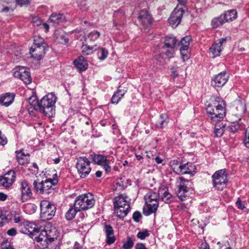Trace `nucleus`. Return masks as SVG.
Masks as SVG:
<instances>
[{
	"label": "nucleus",
	"instance_id": "5701e85b",
	"mask_svg": "<svg viewBox=\"0 0 249 249\" xmlns=\"http://www.w3.org/2000/svg\"><path fill=\"white\" fill-rule=\"evenodd\" d=\"M126 195L122 194L115 197L113 199V207H127L130 206V203L126 199Z\"/></svg>",
	"mask_w": 249,
	"mask_h": 249
},
{
	"label": "nucleus",
	"instance_id": "423d86ee",
	"mask_svg": "<svg viewBox=\"0 0 249 249\" xmlns=\"http://www.w3.org/2000/svg\"><path fill=\"white\" fill-rule=\"evenodd\" d=\"M95 203V200L91 194H82L75 198L73 204L74 207L79 211H86L91 208Z\"/></svg>",
	"mask_w": 249,
	"mask_h": 249
},
{
	"label": "nucleus",
	"instance_id": "ddd939ff",
	"mask_svg": "<svg viewBox=\"0 0 249 249\" xmlns=\"http://www.w3.org/2000/svg\"><path fill=\"white\" fill-rule=\"evenodd\" d=\"M48 48V45L31 47L30 53L31 57L36 60L39 61L45 56Z\"/></svg>",
	"mask_w": 249,
	"mask_h": 249
},
{
	"label": "nucleus",
	"instance_id": "09e8293b",
	"mask_svg": "<svg viewBox=\"0 0 249 249\" xmlns=\"http://www.w3.org/2000/svg\"><path fill=\"white\" fill-rule=\"evenodd\" d=\"M134 241L130 236H127L126 240L123 242V249H131L134 246Z\"/></svg>",
	"mask_w": 249,
	"mask_h": 249
},
{
	"label": "nucleus",
	"instance_id": "cd10ccee",
	"mask_svg": "<svg viewBox=\"0 0 249 249\" xmlns=\"http://www.w3.org/2000/svg\"><path fill=\"white\" fill-rule=\"evenodd\" d=\"M17 160L20 165H26L29 163L30 161V154H26L23 152V149L17 151Z\"/></svg>",
	"mask_w": 249,
	"mask_h": 249
},
{
	"label": "nucleus",
	"instance_id": "c85d7f7f",
	"mask_svg": "<svg viewBox=\"0 0 249 249\" xmlns=\"http://www.w3.org/2000/svg\"><path fill=\"white\" fill-rule=\"evenodd\" d=\"M114 213L116 216L120 219H123L125 216H126L130 210V206L124 207H123L121 208L120 207H113Z\"/></svg>",
	"mask_w": 249,
	"mask_h": 249
},
{
	"label": "nucleus",
	"instance_id": "774afa93",
	"mask_svg": "<svg viewBox=\"0 0 249 249\" xmlns=\"http://www.w3.org/2000/svg\"><path fill=\"white\" fill-rule=\"evenodd\" d=\"M135 248V249H147L145 244L142 243H139L136 244Z\"/></svg>",
	"mask_w": 249,
	"mask_h": 249
},
{
	"label": "nucleus",
	"instance_id": "a19ab883",
	"mask_svg": "<svg viewBox=\"0 0 249 249\" xmlns=\"http://www.w3.org/2000/svg\"><path fill=\"white\" fill-rule=\"evenodd\" d=\"M81 48L83 54L89 55L91 54L95 51L97 50V45L95 44L94 46H90L88 44H84L83 43Z\"/></svg>",
	"mask_w": 249,
	"mask_h": 249
},
{
	"label": "nucleus",
	"instance_id": "680f3d73",
	"mask_svg": "<svg viewBox=\"0 0 249 249\" xmlns=\"http://www.w3.org/2000/svg\"><path fill=\"white\" fill-rule=\"evenodd\" d=\"M43 21L37 17L33 18L32 23L34 26H38L42 24Z\"/></svg>",
	"mask_w": 249,
	"mask_h": 249
},
{
	"label": "nucleus",
	"instance_id": "338daca9",
	"mask_svg": "<svg viewBox=\"0 0 249 249\" xmlns=\"http://www.w3.org/2000/svg\"><path fill=\"white\" fill-rule=\"evenodd\" d=\"M180 54L181 55V57L184 61L185 60H187L189 58L188 52L187 51H182V52H180Z\"/></svg>",
	"mask_w": 249,
	"mask_h": 249
},
{
	"label": "nucleus",
	"instance_id": "f8f14e48",
	"mask_svg": "<svg viewBox=\"0 0 249 249\" xmlns=\"http://www.w3.org/2000/svg\"><path fill=\"white\" fill-rule=\"evenodd\" d=\"M184 13V10L183 8H175L168 19L170 25L172 27H177L181 22Z\"/></svg>",
	"mask_w": 249,
	"mask_h": 249
},
{
	"label": "nucleus",
	"instance_id": "de8ad7c7",
	"mask_svg": "<svg viewBox=\"0 0 249 249\" xmlns=\"http://www.w3.org/2000/svg\"><path fill=\"white\" fill-rule=\"evenodd\" d=\"M100 36V32H98L97 31H93L88 35L85 41H94L97 40Z\"/></svg>",
	"mask_w": 249,
	"mask_h": 249
},
{
	"label": "nucleus",
	"instance_id": "c03bdc74",
	"mask_svg": "<svg viewBox=\"0 0 249 249\" xmlns=\"http://www.w3.org/2000/svg\"><path fill=\"white\" fill-rule=\"evenodd\" d=\"M37 208V207L35 204L31 203H28L25 204L24 211L26 213L31 214L36 212Z\"/></svg>",
	"mask_w": 249,
	"mask_h": 249
},
{
	"label": "nucleus",
	"instance_id": "e433bc0d",
	"mask_svg": "<svg viewBox=\"0 0 249 249\" xmlns=\"http://www.w3.org/2000/svg\"><path fill=\"white\" fill-rule=\"evenodd\" d=\"M192 40L190 36H185L183 37L178 42V45L180 46V52L182 51H187Z\"/></svg>",
	"mask_w": 249,
	"mask_h": 249
},
{
	"label": "nucleus",
	"instance_id": "412c9836",
	"mask_svg": "<svg viewBox=\"0 0 249 249\" xmlns=\"http://www.w3.org/2000/svg\"><path fill=\"white\" fill-rule=\"evenodd\" d=\"M194 166L192 163H183L180 162L179 165L178 174H190L193 176L196 173L194 171Z\"/></svg>",
	"mask_w": 249,
	"mask_h": 249
},
{
	"label": "nucleus",
	"instance_id": "0eeeda50",
	"mask_svg": "<svg viewBox=\"0 0 249 249\" xmlns=\"http://www.w3.org/2000/svg\"><path fill=\"white\" fill-rule=\"evenodd\" d=\"M40 217L42 221L52 219L55 214L56 207L55 205L46 200H43L40 203Z\"/></svg>",
	"mask_w": 249,
	"mask_h": 249
},
{
	"label": "nucleus",
	"instance_id": "8fccbe9b",
	"mask_svg": "<svg viewBox=\"0 0 249 249\" xmlns=\"http://www.w3.org/2000/svg\"><path fill=\"white\" fill-rule=\"evenodd\" d=\"M57 38L60 43L65 44L68 43L69 38L68 35L66 33L64 32H60L59 36H57Z\"/></svg>",
	"mask_w": 249,
	"mask_h": 249
},
{
	"label": "nucleus",
	"instance_id": "4d7b16f0",
	"mask_svg": "<svg viewBox=\"0 0 249 249\" xmlns=\"http://www.w3.org/2000/svg\"><path fill=\"white\" fill-rule=\"evenodd\" d=\"M1 249H14L13 245L8 240H4L0 244Z\"/></svg>",
	"mask_w": 249,
	"mask_h": 249
},
{
	"label": "nucleus",
	"instance_id": "6ab92c4d",
	"mask_svg": "<svg viewBox=\"0 0 249 249\" xmlns=\"http://www.w3.org/2000/svg\"><path fill=\"white\" fill-rule=\"evenodd\" d=\"M20 191L21 192L20 199L22 202H25L32 197V191L26 181L23 180L21 182Z\"/></svg>",
	"mask_w": 249,
	"mask_h": 249
},
{
	"label": "nucleus",
	"instance_id": "7c9ffc66",
	"mask_svg": "<svg viewBox=\"0 0 249 249\" xmlns=\"http://www.w3.org/2000/svg\"><path fill=\"white\" fill-rule=\"evenodd\" d=\"M13 217L11 212L8 211H0V227L5 224L9 223Z\"/></svg>",
	"mask_w": 249,
	"mask_h": 249
},
{
	"label": "nucleus",
	"instance_id": "58836bf2",
	"mask_svg": "<svg viewBox=\"0 0 249 249\" xmlns=\"http://www.w3.org/2000/svg\"><path fill=\"white\" fill-rule=\"evenodd\" d=\"M226 22L223 16L221 14L219 16L212 19L211 21V26L213 28L216 29L223 25Z\"/></svg>",
	"mask_w": 249,
	"mask_h": 249
},
{
	"label": "nucleus",
	"instance_id": "49530a36",
	"mask_svg": "<svg viewBox=\"0 0 249 249\" xmlns=\"http://www.w3.org/2000/svg\"><path fill=\"white\" fill-rule=\"evenodd\" d=\"M47 45L44 39L37 36H35L33 37V44L31 47Z\"/></svg>",
	"mask_w": 249,
	"mask_h": 249
},
{
	"label": "nucleus",
	"instance_id": "13d9d810",
	"mask_svg": "<svg viewBox=\"0 0 249 249\" xmlns=\"http://www.w3.org/2000/svg\"><path fill=\"white\" fill-rule=\"evenodd\" d=\"M168 188L164 185L160 186L158 190V196H160L161 198L164 195L168 192Z\"/></svg>",
	"mask_w": 249,
	"mask_h": 249
},
{
	"label": "nucleus",
	"instance_id": "4be33fe9",
	"mask_svg": "<svg viewBox=\"0 0 249 249\" xmlns=\"http://www.w3.org/2000/svg\"><path fill=\"white\" fill-rule=\"evenodd\" d=\"M104 231L106 235V243L107 245H111L116 240V237L114 234V230L110 225L105 224Z\"/></svg>",
	"mask_w": 249,
	"mask_h": 249
},
{
	"label": "nucleus",
	"instance_id": "c9c22d12",
	"mask_svg": "<svg viewBox=\"0 0 249 249\" xmlns=\"http://www.w3.org/2000/svg\"><path fill=\"white\" fill-rule=\"evenodd\" d=\"M27 231H28V233L26 234H28L31 237L33 238L35 235H37L39 233L40 229L37 225L29 222Z\"/></svg>",
	"mask_w": 249,
	"mask_h": 249
},
{
	"label": "nucleus",
	"instance_id": "f704fd0d",
	"mask_svg": "<svg viewBox=\"0 0 249 249\" xmlns=\"http://www.w3.org/2000/svg\"><path fill=\"white\" fill-rule=\"evenodd\" d=\"M17 223H19L18 225V229L19 231L22 233L26 234L28 233L27 231L29 222L23 219L21 216L17 217Z\"/></svg>",
	"mask_w": 249,
	"mask_h": 249
},
{
	"label": "nucleus",
	"instance_id": "a211bd4d",
	"mask_svg": "<svg viewBox=\"0 0 249 249\" xmlns=\"http://www.w3.org/2000/svg\"><path fill=\"white\" fill-rule=\"evenodd\" d=\"M246 111V104L242 100L235 101L233 107V115L238 120H241V117Z\"/></svg>",
	"mask_w": 249,
	"mask_h": 249
},
{
	"label": "nucleus",
	"instance_id": "a878e982",
	"mask_svg": "<svg viewBox=\"0 0 249 249\" xmlns=\"http://www.w3.org/2000/svg\"><path fill=\"white\" fill-rule=\"evenodd\" d=\"M73 64L80 71H86L88 66L87 60L82 55L79 56L77 59H75L73 61Z\"/></svg>",
	"mask_w": 249,
	"mask_h": 249
},
{
	"label": "nucleus",
	"instance_id": "6e6d98bb",
	"mask_svg": "<svg viewBox=\"0 0 249 249\" xmlns=\"http://www.w3.org/2000/svg\"><path fill=\"white\" fill-rule=\"evenodd\" d=\"M161 200L166 203H170L173 201V196L169 192V191L161 198Z\"/></svg>",
	"mask_w": 249,
	"mask_h": 249
},
{
	"label": "nucleus",
	"instance_id": "7ed1b4c3",
	"mask_svg": "<svg viewBox=\"0 0 249 249\" xmlns=\"http://www.w3.org/2000/svg\"><path fill=\"white\" fill-rule=\"evenodd\" d=\"M58 182L57 174L53 176V178H47L45 180L38 181L35 180L33 182L34 188L35 191L39 194H50L54 190L55 186Z\"/></svg>",
	"mask_w": 249,
	"mask_h": 249
},
{
	"label": "nucleus",
	"instance_id": "473e14b6",
	"mask_svg": "<svg viewBox=\"0 0 249 249\" xmlns=\"http://www.w3.org/2000/svg\"><path fill=\"white\" fill-rule=\"evenodd\" d=\"M241 120H236L234 122H231L229 125L226 128L227 131L235 133L239 130H241L243 128V124L240 122Z\"/></svg>",
	"mask_w": 249,
	"mask_h": 249
},
{
	"label": "nucleus",
	"instance_id": "ea45409f",
	"mask_svg": "<svg viewBox=\"0 0 249 249\" xmlns=\"http://www.w3.org/2000/svg\"><path fill=\"white\" fill-rule=\"evenodd\" d=\"M160 120L156 123V125L158 128H162L169 123L168 116L166 113H162L160 115Z\"/></svg>",
	"mask_w": 249,
	"mask_h": 249
},
{
	"label": "nucleus",
	"instance_id": "20e7f679",
	"mask_svg": "<svg viewBox=\"0 0 249 249\" xmlns=\"http://www.w3.org/2000/svg\"><path fill=\"white\" fill-rule=\"evenodd\" d=\"M145 204L143 207V214L149 216L155 213L159 206L158 195L153 191H149L144 196Z\"/></svg>",
	"mask_w": 249,
	"mask_h": 249
},
{
	"label": "nucleus",
	"instance_id": "603ef678",
	"mask_svg": "<svg viewBox=\"0 0 249 249\" xmlns=\"http://www.w3.org/2000/svg\"><path fill=\"white\" fill-rule=\"evenodd\" d=\"M124 182V178H117L116 179V182L115 183L116 188L120 190H124L125 188L126 187Z\"/></svg>",
	"mask_w": 249,
	"mask_h": 249
},
{
	"label": "nucleus",
	"instance_id": "5fc2aeb1",
	"mask_svg": "<svg viewBox=\"0 0 249 249\" xmlns=\"http://www.w3.org/2000/svg\"><path fill=\"white\" fill-rule=\"evenodd\" d=\"M15 8V7L4 5L2 3H0V12L6 13L8 12H13Z\"/></svg>",
	"mask_w": 249,
	"mask_h": 249
},
{
	"label": "nucleus",
	"instance_id": "0e129e2a",
	"mask_svg": "<svg viewBox=\"0 0 249 249\" xmlns=\"http://www.w3.org/2000/svg\"><path fill=\"white\" fill-rule=\"evenodd\" d=\"M132 217L135 222H138L142 217V214L140 212L136 211L133 213Z\"/></svg>",
	"mask_w": 249,
	"mask_h": 249
},
{
	"label": "nucleus",
	"instance_id": "72a5a7b5",
	"mask_svg": "<svg viewBox=\"0 0 249 249\" xmlns=\"http://www.w3.org/2000/svg\"><path fill=\"white\" fill-rule=\"evenodd\" d=\"M50 22L55 24H63L66 21L65 16L62 14L53 13L50 18Z\"/></svg>",
	"mask_w": 249,
	"mask_h": 249
},
{
	"label": "nucleus",
	"instance_id": "2f4dec72",
	"mask_svg": "<svg viewBox=\"0 0 249 249\" xmlns=\"http://www.w3.org/2000/svg\"><path fill=\"white\" fill-rule=\"evenodd\" d=\"M214 122L216 123L214 130L215 136L216 137H220L223 135L224 132L227 130L226 128L225 129L226 124L221 122V121Z\"/></svg>",
	"mask_w": 249,
	"mask_h": 249
},
{
	"label": "nucleus",
	"instance_id": "dca6fc26",
	"mask_svg": "<svg viewBox=\"0 0 249 249\" xmlns=\"http://www.w3.org/2000/svg\"><path fill=\"white\" fill-rule=\"evenodd\" d=\"M228 78L229 75L226 72H221L213 77L212 79L211 85L215 88L222 87L227 83Z\"/></svg>",
	"mask_w": 249,
	"mask_h": 249
},
{
	"label": "nucleus",
	"instance_id": "864d4df0",
	"mask_svg": "<svg viewBox=\"0 0 249 249\" xmlns=\"http://www.w3.org/2000/svg\"><path fill=\"white\" fill-rule=\"evenodd\" d=\"M180 163L177 160H172L170 161V165L171 167L174 172H176L178 174L179 173V165Z\"/></svg>",
	"mask_w": 249,
	"mask_h": 249
},
{
	"label": "nucleus",
	"instance_id": "9b49d317",
	"mask_svg": "<svg viewBox=\"0 0 249 249\" xmlns=\"http://www.w3.org/2000/svg\"><path fill=\"white\" fill-rule=\"evenodd\" d=\"M92 160L95 164L101 165L105 170L106 174L111 172V167L110 165V160L107 159L108 156L102 154H93L90 155Z\"/></svg>",
	"mask_w": 249,
	"mask_h": 249
},
{
	"label": "nucleus",
	"instance_id": "2eb2a0df",
	"mask_svg": "<svg viewBox=\"0 0 249 249\" xmlns=\"http://www.w3.org/2000/svg\"><path fill=\"white\" fill-rule=\"evenodd\" d=\"M16 172L13 170L9 171L3 176H0V186L8 188L15 181Z\"/></svg>",
	"mask_w": 249,
	"mask_h": 249
},
{
	"label": "nucleus",
	"instance_id": "e2e57ef3",
	"mask_svg": "<svg viewBox=\"0 0 249 249\" xmlns=\"http://www.w3.org/2000/svg\"><path fill=\"white\" fill-rule=\"evenodd\" d=\"M244 143L247 147L249 148V126L246 131V137L244 140Z\"/></svg>",
	"mask_w": 249,
	"mask_h": 249
},
{
	"label": "nucleus",
	"instance_id": "4c0bfd02",
	"mask_svg": "<svg viewBox=\"0 0 249 249\" xmlns=\"http://www.w3.org/2000/svg\"><path fill=\"white\" fill-rule=\"evenodd\" d=\"M222 15L223 16L226 22L232 21L237 17V13L235 9L228 10Z\"/></svg>",
	"mask_w": 249,
	"mask_h": 249
},
{
	"label": "nucleus",
	"instance_id": "6e6552de",
	"mask_svg": "<svg viewBox=\"0 0 249 249\" xmlns=\"http://www.w3.org/2000/svg\"><path fill=\"white\" fill-rule=\"evenodd\" d=\"M90 164V161L86 156L80 157L77 159L76 168L80 178H85L89 175L91 170Z\"/></svg>",
	"mask_w": 249,
	"mask_h": 249
},
{
	"label": "nucleus",
	"instance_id": "37998d69",
	"mask_svg": "<svg viewBox=\"0 0 249 249\" xmlns=\"http://www.w3.org/2000/svg\"><path fill=\"white\" fill-rule=\"evenodd\" d=\"M210 50L213 55V57H215L220 55L222 48L219 43H217V42H215L210 48Z\"/></svg>",
	"mask_w": 249,
	"mask_h": 249
},
{
	"label": "nucleus",
	"instance_id": "bf43d9fd",
	"mask_svg": "<svg viewBox=\"0 0 249 249\" xmlns=\"http://www.w3.org/2000/svg\"><path fill=\"white\" fill-rule=\"evenodd\" d=\"M149 231L145 230L144 231H139L137 234V237L141 240H144L146 237L149 236Z\"/></svg>",
	"mask_w": 249,
	"mask_h": 249
},
{
	"label": "nucleus",
	"instance_id": "4468645a",
	"mask_svg": "<svg viewBox=\"0 0 249 249\" xmlns=\"http://www.w3.org/2000/svg\"><path fill=\"white\" fill-rule=\"evenodd\" d=\"M113 27L117 29L123 26L126 23L125 12L122 9H120L114 12L113 14Z\"/></svg>",
	"mask_w": 249,
	"mask_h": 249
},
{
	"label": "nucleus",
	"instance_id": "052dcab7",
	"mask_svg": "<svg viewBox=\"0 0 249 249\" xmlns=\"http://www.w3.org/2000/svg\"><path fill=\"white\" fill-rule=\"evenodd\" d=\"M30 4L29 0H17V5L22 6H27Z\"/></svg>",
	"mask_w": 249,
	"mask_h": 249
},
{
	"label": "nucleus",
	"instance_id": "9d476101",
	"mask_svg": "<svg viewBox=\"0 0 249 249\" xmlns=\"http://www.w3.org/2000/svg\"><path fill=\"white\" fill-rule=\"evenodd\" d=\"M179 179L180 182L178 186L177 195L179 199L183 201L189 196V191L190 188H191L192 182L189 180L185 179L183 177H180Z\"/></svg>",
	"mask_w": 249,
	"mask_h": 249
},
{
	"label": "nucleus",
	"instance_id": "f3484780",
	"mask_svg": "<svg viewBox=\"0 0 249 249\" xmlns=\"http://www.w3.org/2000/svg\"><path fill=\"white\" fill-rule=\"evenodd\" d=\"M17 72H18V77L25 84L31 83L32 78L28 68L17 66Z\"/></svg>",
	"mask_w": 249,
	"mask_h": 249
},
{
	"label": "nucleus",
	"instance_id": "bb28decb",
	"mask_svg": "<svg viewBox=\"0 0 249 249\" xmlns=\"http://www.w3.org/2000/svg\"><path fill=\"white\" fill-rule=\"evenodd\" d=\"M33 239L37 242L40 243L42 245L43 249L48 248V243L46 242V240L47 239V233L46 231H40L37 235L34 236Z\"/></svg>",
	"mask_w": 249,
	"mask_h": 249
},
{
	"label": "nucleus",
	"instance_id": "3c124183",
	"mask_svg": "<svg viewBox=\"0 0 249 249\" xmlns=\"http://www.w3.org/2000/svg\"><path fill=\"white\" fill-rule=\"evenodd\" d=\"M76 3L81 10L86 11L88 10L89 6L87 3V0H76Z\"/></svg>",
	"mask_w": 249,
	"mask_h": 249
},
{
	"label": "nucleus",
	"instance_id": "f257e3e1",
	"mask_svg": "<svg viewBox=\"0 0 249 249\" xmlns=\"http://www.w3.org/2000/svg\"><path fill=\"white\" fill-rule=\"evenodd\" d=\"M206 109L213 122L221 121L226 114L224 101L219 97H215V100L207 106Z\"/></svg>",
	"mask_w": 249,
	"mask_h": 249
},
{
	"label": "nucleus",
	"instance_id": "b1692460",
	"mask_svg": "<svg viewBox=\"0 0 249 249\" xmlns=\"http://www.w3.org/2000/svg\"><path fill=\"white\" fill-rule=\"evenodd\" d=\"M15 95L14 93H5L0 96V104L5 107L9 106L14 102Z\"/></svg>",
	"mask_w": 249,
	"mask_h": 249
},
{
	"label": "nucleus",
	"instance_id": "393cba45",
	"mask_svg": "<svg viewBox=\"0 0 249 249\" xmlns=\"http://www.w3.org/2000/svg\"><path fill=\"white\" fill-rule=\"evenodd\" d=\"M27 108L29 114H31L34 110L38 111L39 107V102L37 99L36 96H32L29 98Z\"/></svg>",
	"mask_w": 249,
	"mask_h": 249
},
{
	"label": "nucleus",
	"instance_id": "c756f323",
	"mask_svg": "<svg viewBox=\"0 0 249 249\" xmlns=\"http://www.w3.org/2000/svg\"><path fill=\"white\" fill-rule=\"evenodd\" d=\"M126 92V90L120 89V87H119L117 91L112 95L110 103L112 104H117Z\"/></svg>",
	"mask_w": 249,
	"mask_h": 249
},
{
	"label": "nucleus",
	"instance_id": "39448f33",
	"mask_svg": "<svg viewBox=\"0 0 249 249\" xmlns=\"http://www.w3.org/2000/svg\"><path fill=\"white\" fill-rule=\"evenodd\" d=\"M213 187L217 191H222L227 187L229 177L226 169L216 171L212 176Z\"/></svg>",
	"mask_w": 249,
	"mask_h": 249
},
{
	"label": "nucleus",
	"instance_id": "79ce46f5",
	"mask_svg": "<svg viewBox=\"0 0 249 249\" xmlns=\"http://www.w3.org/2000/svg\"><path fill=\"white\" fill-rule=\"evenodd\" d=\"M78 212H80L79 210H76V207H74L73 205L71 206L65 214L66 219L69 221L72 220Z\"/></svg>",
	"mask_w": 249,
	"mask_h": 249
},
{
	"label": "nucleus",
	"instance_id": "aec40b11",
	"mask_svg": "<svg viewBox=\"0 0 249 249\" xmlns=\"http://www.w3.org/2000/svg\"><path fill=\"white\" fill-rule=\"evenodd\" d=\"M138 19L144 27H147L152 23V18L149 12L146 10L143 9L140 11Z\"/></svg>",
	"mask_w": 249,
	"mask_h": 249
},
{
	"label": "nucleus",
	"instance_id": "a18cd8bd",
	"mask_svg": "<svg viewBox=\"0 0 249 249\" xmlns=\"http://www.w3.org/2000/svg\"><path fill=\"white\" fill-rule=\"evenodd\" d=\"M97 54L98 59L100 60H105L108 56V51L105 48L101 47L97 48Z\"/></svg>",
	"mask_w": 249,
	"mask_h": 249
},
{
	"label": "nucleus",
	"instance_id": "69168bd1",
	"mask_svg": "<svg viewBox=\"0 0 249 249\" xmlns=\"http://www.w3.org/2000/svg\"><path fill=\"white\" fill-rule=\"evenodd\" d=\"M236 205L239 209L243 210L246 207L244 203L240 200V198H238L236 202Z\"/></svg>",
	"mask_w": 249,
	"mask_h": 249
},
{
	"label": "nucleus",
	"instance_id": "f03ea898",
	"mask_svg": "<svg viewBox=\"0 0 249 249\" xmlns=\"http://www.w3.org/2000/svg\"><path fill=\"white\" fill-rule=\"evenodd\" d=\"M57 97L53 93H49L44 96L39 101L38 111L49 117H53L55 112V103Z\"/></svg>",
	"mask_w": 249,
	"mask_h": 249
},
{
	"label": "nucleus",
	"instance_id": "1a4fd4ad",
	"mask_svg": "<svg viewBox=\"0 0 249 249\" xmlns=\"http://www.w3.org/2000/svg\"><path fill=\"white\" fill-rule=\"evenodd\" d=\"M177 44V39L174 36L169 35L164 37L162 49L165 50V54L169 58L174 57Z\"/></svg>",
	"mask_w": 249,
	"mask_h": 249
}]
</instances>
